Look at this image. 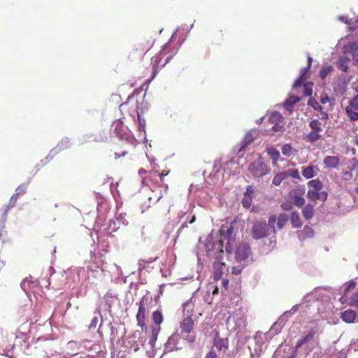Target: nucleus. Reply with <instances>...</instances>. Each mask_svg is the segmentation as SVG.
Masks as SVG:
<instances>
[{
    "instance_id": "680f3d73",
    "label": "nucleus",
    "mask_w": 358,
    "mask_h": 358,
    "mask_svg": "<svg viewBox=\"0 0 358 358\" xmlns=\"http://www.w3.org/2000/svg\"><path fill=\"white\" fill-rule=\"evenodd\" d=\"M303 231L306 232L307 234H313V233L312 228L308 226H306L303 228Z\"/></svg>"
},
{
    "instance_id": "603ef678",
    "label": "nucleus",
    "mask_w": 358,
    "mask_h": 358,
    "mask_svg": "<svg viewBox=\"0 0 358 358\" xmlns=\"http://www.w3.org/2000/svg\"><path fill=\"white\" fill-rule=\"evenodd\" d=\"M163 196V194H162V192H160L158 195L155 196H150L149 197V200L150 201V202H152V200L153 201V203H156L158 201H159Z\"/></svg>"
},
{
    "instance_id": "9d476101",
    "label": "nucleus",
    "mask_w": 358,
    "mask_h": 358,
    "mask_svg": "<svg viewBox=\"0 0 358 358\" xmlns=\"http://www.w3.org/2000/svg\"><path fill=\"white\" fill-rule=\"evenodd\" d=\"M304 192L299 189H294L289 192V198L292 203L301 208L305 204V199L303 197Z\"/></svg>"
},
{
    "instance_id": "13d9d810",
    "label": "nucleus",
    "mask_w": 358,
    "mask_h": 358,
    "mask_svg": "<svg viewBox=\"0 0 358 358\" xmlns=\"http://www.w3.org/2000/svg\"><path fill=\"white\" fill-rule=\"evenodd\" d=\"M253 191L254 190H253L252 187L248 186L247 189H246V192H245V194L251 195L252 196V194L253 193Z\"/></svg>"
},
{
    "instance_id": "412c9836",
    "label": "nucleus",
    "mask_w": 358,
    "mask_h": 358,
    "mask_svg": "<svg viewBox=\"0 0 358 358\" xmlns=\"http://www.w3.org/2000/svg\"><path fill=\"white\" fill-rule=\"evenodd\" d=\"M112 127L114 128V133L118 136L120 138H122L125 136L124 131V124L120 120H117L113 122Z\"/></svg>"
},
{
    "instance_id": "c9c22d12",
    "label": "nucleus",
    "mask_w": 358,
    "mask_h": 358,
    "mask_svg": "<svg viewBox=\"0 0 358 358\" xmlns=\"http://www.w3.org/2000/svg\"><path fill=\"white\" fill-rule=\"evenodd\" d=\"M313 83H306L303 85V94L304 96H311L313 93Z\"/></svg>"
},
{
    "instance_id": "e433bc0d",
    "label": "nucleus",
    "mask_w": 358,
    "mask_h": 358,
    "mask_svg": "<svg viewBox=\"0 0 358 358\" xmlns=\"http://www.w3.org/2000/svg\"><path fill=\"white\" fill-rule=\"evenodd\" d=\"M285 173L287 176V178L290 176L296 179H300V176L299 171L296 169H289L287 171H285Z\"/></svg>"
},
{
    "instance_id": "0eeeda50",
    "label": "nucleus",
    "mask_w": 358,
    "mask_h": 358,
    "mask_svg": "<svg viewBox=\"0 0 358 358\" xmlns=\"http://www.w3.org/2000/svg\"><path fill=\"white\" fill-rule=\"evenodd\" d=\"M250 174L255 178H261L266 175L268 169L260 159L251 163L248 167Z\"/></svg>"
},
{
    "instance_id": "4be33fe9",
    "label": "nucleus",
    "mask_w": 358,
    "mask_h": 358,
    "mask_svg": "<svg viewBox=\"0 0 358 358\" xmlns=\"http://www.w3.org/2000/svg\"><path fill=\"white\" fill-rule=\"evenodd\" d=\"M213 343L219 350H226L228 348V340L220 338L219 336L214 338Z\"/></svg>"
},
{
    "instance_id": "f257e3e1",
    "label": "nucleus",
    "mask_w": 358,
    "mask_h": 358,
    "mask_svg": "<svg viewBox=\"0 0 358 358\" xmlns=\"http://www.w3.org/2000/svg\"><path fill=\"white\" fill-rule=\"evenodd\" d=\"M194 305L191 302H186L183 305L184 317L180 323V334L182 337L189 342L192 343L196 340L194 333V321L192 319Z\"/></svg>"
},
{
    "instance_id": "7c9ffc66",
    "label": "nucleus",
    "mask_w": 358,
    "mask_h": 358,
    "mask_svg": "<svg viewBox=\"0 0 358 358\" xmlns=\"http://www.w3.org/2000/svg\"><path fill=\"white\" fill-rule=\"evenodd\" d=\"M285 179H287V176L286 174L285 173V172H282V173H278L276 174L273 179V181H272V183L274 185H279L282 180H284Z\"/></svg>"
},
{
    "instance_id": "2f4dec72",
    "label": "nucleus",
    "mask_w": 358,
    "mask_h": 358,
    "mask_svg": "<svg viewBox=\"0 0 358 358\" xmlns=\"http://www.w3.org/2000/svg\"><path fill=\"white\" fill-rule=\"evenodd\" d=\"M333 70V67L330 65L323 66L320 71V77L324 80L328 74Z\"/></svg>"
},
{
    "instance_id": "b1692460",
    "label": "nucleus",
    "mask_w": 358,
    "mask_h": 358,
    "mask_svg": "<svg viewBox=\"0 0 358 358\" xmlns=\"http://www.w3.org/2000/svg\"><path fill=\"white\" fill-rule=\"evenodd\" d=\"M152 320L154 323V327H160V324L164 321V317L161 310H155L152 313Z\"/></svg>"
},
{
    "instance_id": "cd10ccee",
    "label": "nucleus",
    "mask_w": 358,
    "mask_h": 358,
    "mask_svg": "<svg viewBox=\"0 0 358 358\" xmlns=\"http://www.w3.org/2000/svg\"><path fill=\"white\" fill-rule=\"evenodd\" d=\"M308 186L313 188L315 191H320L323 185L322 182L319 179H315L312 180L308 182Z\"/></svg>"
},
{
    "instance_id": "a878e982",
    "label": "nucleus",
    "mask_w": 358,
    "mask_h": 358,
    "mask_svg": "<svg viewBox=\"0 0 358 358\" xmlns=\"http://www.w3.org/2000/svg\"><path fill=\"white\" fill-rule=\"evenodd\" d=\"M158 178L159 177L157 176V171H150L148 173V175H146L145 177H143V182L145 184H147V185H148V181L157 182Z\"/></svg>"
},
{
    "instance_id": "5fc2aeb1",
    "label": "nucleus",
    "mask_w": 358,
    "mask_h": 358,
    "mask_svg": "<svg viewBox=\"0 0 358 358\" xmlns=\"http://www.w3.org/2000/svg\"><path fill=\"white\" fill-rule=\"evenodd\" d=\"M327 199V192H319V199L322 201H325Z\"/></svg>"
},
{
    "instance_id": "8fccbe9b",
    "label": "nucleus",
    "mask_w": 358,
    "mask_h": 358,
    "mask_svg": "<svg viewBox=\"0 0 358 358\" xmlns=\"http://www.w3.org/2000/svg\"><path fill=\"white\" fill-rule=\"evenodd\" d=\"M281 208L284 210H290L292 208V203L290 202H283L281 204Z\"/></svg>"
},
{
    "instance_id": "864d4df0",
    "label": "nucleus",
    "mask_w": 358,
    "mask_h": 358,
    "mask_svg": "<svg viewBox=\"0 0 358 358\" xmlns=\"http://www.w3.org/2000/svg\"><path fill=\"white\" fill-rule=\"evenodd\" d=\"M59 146L62 148H69L70 147V142L68 139L62 140L60 142Z\"/></svg>"
},
{
    "instance_id": "ddd939ff",
    "label": "nucleus",
    "mask_w": 358,
    "mask_h": 358,
    "mask_svg": "<svg viewBox=\"0 0 358 358\" xmlns=\"http://www.w3.org/2000/svg\"><path fill=\"white\" fill-rule=\"evenodd\" d=\"M180 340V336L178 334H172L168 339L165 344L164 351L171 352L174 350H178L179 348L177 346Z\"/></svg>"
},
{
    "instance_id": "423d86ee",
    "label": "nucleus",
    "mask_w": 358,
    "mask_h": 358,
    "mask_svg": "<svg viewBox=\"0 0 358 358\" xmlns=\"http://www.w3.org/2000/svg\"><path fill=\"white\" fill-rule=\"evenodd\" d=\"M322 333V330L320 326L317 324H315L310 329L308 332L303 338L297 341L296 348H299L304 344L310 343L311 341H314L315 338H318L319 335Z\"/></svg>"
},
{
    "instance_id": "4468645a",
    "label": "nucleus",
    "mask_w": 358,
    "mask_h": 358,
    "mask_svg": "<svg viewBox=\"0 0 358 358\" xmlns=\"http://www.w3.org/2000/svg\"><path fill=\"white\" fill-rule=\"evenodd\" d=\"M358 317V311L348 309L341 313V320L346 323H353Z\"/></svg>"
},
{
    "instance_id": "1a4fd4ad",
    "label": "nucleus",
    "mask_w": 358,
    "mask_h": 358,
    "mask_svg": "<svg viewBox=\"0 0 358 358\" xmlns=\"http://www.w3.org/2000/svg\"><path fill=\"white\" fill-rule=\"evenodd\" d=\"M268 228L265 221L256 222L252 229V236L255 239H260L268 236Z\"/></svg>"
},
{
    "instance_id": "9b49d317",
    "label": "nucleus",
    "mask_w": 358,
    "mask_h": 358,
    "mask_svg": "<svg viewBox=\"0 0 358 358\" xmlns=\"http://www.w3.org/2000/svg\"><path fill=\"white\" fill-rule=\"evenodd\" d=\"M250 255V247L248 243H243L238 245L236 250V259L238 261H244Z\"/></svg>"
},
{
    "instance_id": "a211bd4d",
    "label": "nucleus",
    "mask_w": 358,
    "mask_h": 358,
    "mask_svg": "<svg viewBox=\"0 0 358 358\" xmlns=\"http://www.w3.org/2000/svg\"><path fill=\"white\" fill-rule=\"evenodd\" d=\"M234 231V227L230 225L229 227L226 225H222L220 229V234L221 236L220 242L223 243L224 240H227L229 241L230 236H231Z\"/></svg>"
},
{
    "instance_id": "79ce46f5",
    "label": "nucleus",
    "mask_w": 358,
    "mask_h": 358,
    "mask_svg": "<svg viewBox=\"0 0 358 358\" xmlns=\"http://www.w3.org/2000/svg\"><path fill=\"white\" fill-rule=\"evenodd\" d=\"M356 287V282L353 280L349 281L345 286V290H344V294L342 296V299L345 297V296L348 294V292L350 290L354 289Z\"/></svg>"
},
{
    "instance_id": "7ed1b4c3",
    "label": "nucleus",
    "mask_w": 358,
    "mask_h": 358,
    "mask_svg": "<svg viewBox=\"0 0 358 358\" xmlns=\"http://www.w3.org/2000/svg\"><path fill=\"white\" fill-rule=\"evenodd\" d=\"M152 302V299L148 296H143L137 304L138 305V311L136 315L137 324L142 330L145 327L146 310L149 308V304Z\"/></svg>"
},
{
    "instance_id": "6e6552de",
    "label": "nucleus",
    "mask_w": 358,
    "mask_h": 358,
    "mask_svg": "<svg viewBox=\"0 0 358 358\" xmlns=\"http://www.w3.org/2000/svg\"><path fill=\"white\" fill-rule=\"evenodd\" d=\"M288 221V215L285 213H280L277 217L275 215H272L268 217V225L272 229L273 234H276L275 222H277V228L282 229Z\"/></svg>"
},
{
    "instance_id": "69168bd1",
    "label": "nucleus",
    "mask_w": 358,
    "mask_h": 358,
    "mask_svg": "<svg viewBox=\"0 0 358 358\" xmlns=\"http://www.w3.org/2000/svg\"><path fill=\"white\" fill-rule=\"evenodd\" d=\"M219 293V289L217 287H215L214 289L213 290V294L215 295Z\"/></svg>"
},
{
    "instance_id": "4c0bfd02",
    "label": "nucleus",
    "mask_w": 358,
    "mask_h": 358,
    "mask_svg": "<svg viewBox=\"0 0 358 358\" xmlns=\"http://www.w3.org/2000/svg\"><path fill=\"white\" fill-rule=\"evenodd\" d=\"M169 171H164V170L162 171L160 173H159L157 172V176L160 180L161 185L165 189L166 191L168 189V185L164 183V176H167L169 174Z\"/></svg>"
},
{
    "instance_id": "6e6d98bb",
    "label": "nucleus",
    "mask_w": 358,
    "mask_h": 358,
    "mask_svg": "<svg viewBox=\"0 0 358 358\" xmlns=\"http://www.w3.org/2000/svg\"><path fill=\"white\" fill-rule=\"evenodd\" d=\"M205 358H217V355L215 351L210 350L208 353H207Z\"/></svg>"
},
{
    "instance_id": "c756f323",
    "label": "nucleus",
    "mask_w": 358,
    "mask_h": 358,
    "mask_svg": "<svg viewBox=\"0 0 358 358\" xmlns=\"http://www.w3.org/2000/svg\"><path fill=\"white\" fill-rule=\"evenodd\" d=\"M161 330V327H154L152 326V337L150 340V344L151 345H154L157 339V336H158V334L159 333Z\"/></svg>"
},
{
    "instance_id": "58836bf2",
    "label": "nucleus",
    "mask_w": 358,
    "mask_h": 358,
    "mask_svg": "<svg viewBox=\"0 0 358 358\" xmlns=\"http://www.w3.org/2000/svg\"><path fill=\"white\" fill-rule=\"evenodd\" d=\"M252 196L251 195L245 194V196L242 200V203H243V207H245L246 208H249L252 205Z\"/></svg>"
},
{
    "instance_id": "a19ab883",
    "label": "nucleus",
    "mask_w": 358,
    "mask_h": 358,
    "mask_svg": "<svg viewBox=\"0 0 358 358\" xmlns=\"http://www.w3.org/2000/svg\"><path fill=\"white\" fill-rule=\"evenodd\" d=\"M308 104L309 106H311L315 110H322V107L321 106V105L315 99L313 98L309 99Z\"/></svg>"
},
{
    "instance_id": "09e8293b",
    "label": "nucleus",
    "mask_w": 358,
    "mask_h": 358,
    "mask_svg": "<svg viewBox=\"0 0 358 358\" xmlns=\"http://www.w3.org/2000/svg\"><path fill=\"white\" fill-rule=\"evenodd\" d=\"M242 270H243V266L241 265L233 266L231 268V273L234 275H238L241 273Z\"/></svg>"
},
{
    "instance_id": "f704fd0d",
    "label": "nucleus",
    "mask_w": 358,
    "mask_h": 358,
    "mask_svg": "<svg viewBox=\"0 0 358 358\" xmlns=\"http://www.w3.org/2000/svg\"><path fill=\"white\" fill-rule=\"evenodd\" d=\"M268 154L275 163L277 162L280 157V152L278 150L274 148H270L268 150Z\"/></svg>"
},
{
    "instance_id": "39448f33",
    "label": "nucleus",
    "mask_w": 358,
    "mask_h": 358,
    "mask_svg": "<svg viewBox=\"0 0 358 358\" xmlns=\"http://www.w3.org/2000/svg\"><path fill=\"white\" fill-rule=\"evenodd\" d=\"M138 102L132 97H129L125 103L120 106V110L122 114L129 113V115L134 117L137 115L139 117Z\"/></svg>"
},
{
    "instance_id": "f03ea898",
    "label": "nucleus",
    "mask_w": 358,
    "mask_h": 358,
    "mask_svg": "<svg viewBox=\"0 0 358 358\" xmlns=\"http://www.w3.org/2000/svg\"><path fill=\"white\" fill-rule=\"evenodd\" d=\"M171 43H168L164 45L162 50L154 56L151 59V63L153 66V78L156 76L157 72L160 71L165 65L173 58V56L177 52H171L170 50Z\"/></svg>"
},
{
    "instance_id": "aec40b11",
    "label": "nucleus",
    "mask_w": 358,
    "mask_h": 358,
    "mask_svg": "<svg viewBox=\"0 0 358 358\" xmlns=\"http://www.w3.org/2000/svg\"><path fill=\"white\" fill-rule=\"evenodd\" d=\"M350 62V59L348 57L343 56L338 58L336 62V67L342 71L343 72H347L349 69V64Z\"/></svg>"
},
{
    "instance_id": "393cba45",
    "label": "nucleus",
    "mask_w": 358,
    "mask_h": 358,
    "mask_svg": "<svg viewBox=\"0 0 358 358\" xmlns=\"http://www.w3.org/2000/svg\"><path fill=\"white\" fill-rule=\"evenodd\" d=\"M290 222L294 228H300L302 226L299 214L296 211L292 213Z\"/></svg>"
},
{
    "instance_id": "c85d7f7f",
    "label": "nucleus",
    "mask_w": 358,
    "mask_h": 358,
    "mask_svg": "<svg viewBox=\"0 0 358 358\" xmlns=\"http://www.w3.org/2000/svg\"><path fill=\"white\" fill-rule=\"evenodd\" d=\"M271 124H275L276 122H283V117L278 112L272 113L269 116L268 120Z\"/></svg>"
},
{
    "instance_id": "e2e57ef3",
    "label": "nucleus",
    "mask_w": 358,
    "mask_h": 358,
    "mask_svg": "<svg viewBox=\"0 0 358 358\" xmlns=\"http://www.w3.org/2000/svg\"><path fill=\"white\" fill-rule=\"evenodd\" d=\"M96 322H97V317H95L93 319L92 324L90 325V327H96Z\"/></svg>"
},
{
    "instance_id": "338daca9",
    "label": "nucleus",
    "mask_w": 358,
    "mask_h": 358,
    "mask_svg": "<svg viewBox=\"0 0 358 358\" xmlns=\"http://www.w3.org/2000/svg\"><path fill=\"white\" fill-rule=\"evenodd\" d=\"M145 260H141L139 262V266L142 267H145Z\"/></svg>"
},
{
    "instance_id": "bf43d9fd",
    "label": "nucleus",
    "mask_w": 358,
    "mask_h": 358,
    "mask_svg": "<svg viewBox=\"0 0 358 358\" xmlns=\"http://www.w3.org/2000/svg\"><path fill=\"white\" fill-rule=\"evenodd\" d=\"M127 154V151H126V150L122 151L120 154H119L117 152H115V157L116 159H118V158H120L122 156H125Z\"/></svg>"
},
{
    "instance_id": "de8ad7c7",
    "label": "nucleus",
    "mask_w": 358,
    "mask_h": 358,
    "mask_svg": "<svg viewBox=\"0 0 358 358\" xmlns=\"http://www.w3.org/2000/svg\"><path fill=\"white\" fill-rule=\"evenodd\" d=\"M284 129L283 122H276L273 124L272 127V130L273 131H282Z\"/></svg>"
},
{
    "instance_id": "f3484780",
    "label": "nucleus",
    "mask_w": 358,
    "mask_h": 358,
    "mask_svg": "<svg viewBox=\"0 0 358 358\" xmlns=\"http://www.w3.org/2000/svg\"><path fill=\"white\" fill-rule=\"evenodd\" d=\"M301 98L298 96L291 95L284 102V108L286 110L292 113L294 110V105L301 101Z\"/></svg>"
},
{
    "instance_id": "0e129e2a",
    "label": "nucleus",
    "mask_w": 358,
    "mask_h": 358,
    "mask_svg": "<svg viewBox=\"0 0 358 358\" xmlns=\"http://www.w3.org/2000/svg\"><path fill=\"white\" fill-rule=\"evenodd\" d=\"M308 69H308V67H307V68H304V69H301V75H303V77H306V73L308 72Z\"/></svg>"
},
{
    "instance_id": "3c124183",
    "label": "nucleus",
    "mask_w": 358,
    "mask_h": 358,
    "mask_svg": "<svg viewBox=\"0 0 358 358\" xmlns=\"http://www.w3.org/2000/svg\"><path fill=\"white\" fill-rule=\"evenodd\" d=\"M320 102L322 104H325L327 103L330 102V99L327 94H324L321 96Z\"/></svg>"
},
{
    "instance_id": "ea45409f",
    "label": "nucleus",
    "mask_w": 358,
    "mask_h": 358,
    "mask_svg": "<svg viewBox=\"0 0 358 358\" xmlns=\"http://www.w3.org/2000/svg\"><path fill=\"white\" fill-rule=\"evenodd\" d=\"M307 198L310 201H317L319 199V192L315 190H308L307 192Z\"/></svg>"
},
{
    "instance_id": "052dcab7",
    "label": "nucleus",
    "mask_w": 358,
    "mask_h": 358,
    "mask_svg": "<svg viewBox=\"0 0 358 358\" xmlns=\"http://www.w3.org/2000/svg\"><path fill=\"white\" fill-rule=\"evenodd\" d=\"M320 112L321 113V119L327 120L329 118V115L327 112L322 110Z\"/></svg>"
},
{
    "instance_id": "f8f14e48",
    "label": "nucleus",
    "mask_w": 358,
    "mask_h": 358,
    "mask_svg": "<svg viewBox=\"0 0 358 358\" xmlns=\"http://www.w3.org/2000/svg\"><path fill=\"white\" fill-rule=\"evenodd\" d=\"M358 167V159L353 157L350 162V165L348 167V170L343 171L342 179L343 180L350 181L353 178L352 171Z\"/></svg>"
},
{
    "instance_id": "473e14b6",
    "label": "nucleus",
    "mask_w": 358,
    "mask_h": 358,
    "mask_svg": "<svg viewBox=\"0 0 358 358\" xmlns=\"http://www.w3.org/2000/svg\"><path fill=\"white\" fill-rule=\"evenodd\" d=\"M224 264H218V267L215 268L213 278L215 281L219 280L222 276V268Z\"/></svg>"
},
{
    "instance_id": "5701e85b",
    "label": "nucleus",
    "mask_w": 358,
    "mask_h": 358,
    "mask_svg": "<svg viewBox=\"0 0 358 358\" xmlns=\"http://www.w3.org/2000/svg\"><path fill=\"white\" fill-rule=\"evenodd\" d=\"M302 214L306 220H310L314 215V207L313 205L308 203L302 209Z\"/></svg>"
},
{
    "instance_id": "20e7f679",
    "label": "nucleus",
    "mask_w": 358,
    "mask_h": 358,
    "mask_svg": "<svg viewBox=\"0 0 358 358\" xmlns=\"http://www.w3.org/2000/svg\"><path fill=\"white\" fill-rule=\"evenodd\" d=\"M309 127L310 131L306 136V141L307 142L313 143L322 138V124L318 120L315 119L311 120L309 122Z\"/></svg>"
},
{
    "instance_id": "774afa93",
    "label": "nucleus",
    "mask_w": 358,
    "mask_h": 358,
    "mask_svg": "<svg viewBox=\"0 0 358 358\" xmlns=\"http://www.w3.org/2000/svg\"><path fill=\"white\" fill-rule=\"evenodd\" d=\"M355 144L358 147V136H355Z\"/></svg>"
},
{
    "instance_id": "c03bdc74",
    "label": "nucleus",
    "mask_w": 358,
    "mask_h": 358,
    "mask_svg": "<svg viewBox=\"0 0 358 358\" xmlns=\"http://www.w3.org/2000/svg\"><path fill=\"white\" fill-rule=\"evenodd\" d=\"M292 147L289 144H285L282 147V153L287 157L291 155Z\"/></svg>"
},
{
    "instance_id": "6ab92c4d",
    "label": "nucleus",
    "mask_w": 358,
    "mask_h": 358,
    "mask_svg": "<svg viewBox=\"0 0 358 358\" xmlns=\"http://www.w3.org/2000/svg\"><path fill=\"white\" fill-rule=\"evenodd\" d=\"M345 111L346 115L348 118V120L351 122H356L358 120V109L356 108H352L350 104L345 108Z\"/></svg>"
},
{
    "instance_id": "37998d69",
    "label": "nucleus",
    "mask_w": 358,
    "mask_h": 358,
    "mask_svg": "<svg viewBox=\"0 0 358 358\" xmlns=\"http://www.w3.org/2000/svg\"><path fill=\"white\" fill-rule=\"evenodd\" d=\"M306 79V77H303V75H300V76L294 83L293 88H297V87L301 86Z\"/></svg>"
},
{
    "instance_id": "dca6fc26",
    "label": "nucleus",
    "mask_w": 358,
    "mask_h": 358,
    "mask_svg": "<svg viewBox=\"0 0 358 358\" xmlns=\"http://www.w3.org/2000/svg\"><path fill=\"white\" fill-rule=\"evenodd\" d=\"M323 162L326 168L337 169L340 164V158L338 156H327Z\"/></svg>"
},
{
    "instance_id": "72a5a7b5",
    "label": "nucleus",
    "mask_w": 358,
    "mask_h": 358,
    "mask_svg": "<svg viewBox=\"0 0 358 358\" xmlns=\"http://www.w3.org/2000/svg\"><path fill=\"white\" fill-rule=\"evenodd\" d=\"M348 304L358 308V292L354 293L349 299Z\"/></svg>"
},
{
    "instance_id": "49530a36",
    "label": "nucleus",
    "mask_w": 358,
    "mask_h": 358,
    "mask_svg": "<svg viewBox=\"0 0 358 358\" xmlns=\"http://www.w3.org/2000/svg\"><path fill=\"white\" fill-rule=\"evenodd\" d=\"M352 108L358 109V94L355 95L348 102Z\"/></svg>"
},
{
    "instance_id": "4d7b16f0",
    "label": "nucleus",
    "mask_w": 358,
    "mask_h": 358,
    "mask_svg": "<svg viewBox=\"0 0 358 358\" xmlns=\"http://www.w3.org/2000/svg\"><path fill=\"white\" fill-rule=\"evenodd\" d=\"M229 280L227 279H223L222 281V286L225 290H227L229 288Z\"/></svg>"
},
{
    "instance_id": "bb28decb",
    "label": "nucleus",
    "mask_w": 358,
    "mask_h": 358,
    "mask_svg": "<svg viewBox=\"0 0 358 358\" xmlns=\"http://www.w3.org/2000/svg\"><path fill=\"white\" fill-rule=\"evenodd\" d=\"M25 192H26V187L22 185L19 186L15 189V193L12 196L10 201V203H12L11 207H13L14 206L15 203L16 202V201L18 198V196L24 194L25 193Z\"/></svg>"
},
{
    "instance_id": "a18cd8bd",
    "label": "nucleus",
    "mask_w": 358,
    "mask_h": 358,
    "mask_svg": "<svg viewBox=\"0 0 358 358\" xmlns=\"http://www.w3.org/2000/svg\"><path fill=\"white\" fill-rule=\"evenodd\" d=\"M349 52L355 57H358V47L355 44L350 45Z\"/></svg>"
},
{
    "instance_id": "2eb2a0df",
    "label": "nucleus",
    "mask_w": 358,
    "mask_h": 358,
    "mask_svg": "<svg viewBox=\"0 0 358 358\" xmlns=\"http://www.w3.org/2000/svg\"><path fill=\"white\" fill-rule=\"evenodd\" d=\"M319 172V169L314 165L303 166L301 170L302 176L306 179H310L315 176Z\"/></svg>"
}]
</instances>
